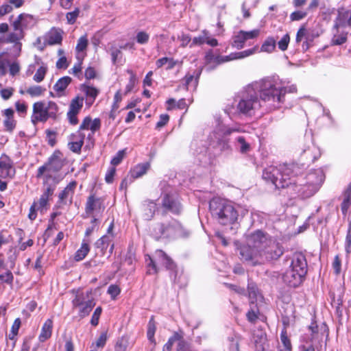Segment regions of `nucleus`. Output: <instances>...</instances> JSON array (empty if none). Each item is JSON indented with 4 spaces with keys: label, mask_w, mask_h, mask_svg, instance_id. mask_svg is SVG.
Segmentation results:
<instances>
[{
    "label": "nucleus",
    "mask_w": 351,
    "mask_h": 351,
    "mask_svg": "<svg viewBox=\"0 0 351 351\" xmlns=\"http://www.w3.org/2000/svg\"><path fill=\"white\" fill-rule=\"evenodd\" d=\"M287 88L278 86L271 77L254 81L246 86L237 97L239 114L252 117L261 108L263 102L269 110L281 108L285 103Z\"/></svg>",
    "instance_id": "1"
},
{
    "label": "nucleus",
    "mask_w": 351,
    "mask_h": 351,
    "mask_svg": "<svg viewBox=\"0 0 351 351\" xmlns=\"http://www.w3.org/2000/svg\"><path fill=\"white\" fill-rule=\"evenodd\" d=\"M284 254L283 246L276 241L269 239L262 250H252L250 247H240L239 254L242 261L253 265L264 264L265 262L276 261Z\"/></svg>",
    "instance_id": "2"
},
{
    "label": "nucleus",
    "mask_w": 351,
    "mask_h": 351,
    "mask_svg": "<svg viewBox=\"0 0 351 351\" xmlns=\"http://www.w3.org/2000/svg\"><path fill=\"white\" fill-rule=\"evenodd\" d=\"M212 216L222 225H231L237 221L239 214L230 202L221 199H213L209 204Z\"/></svg>",
    "instance_id": "3"
},
{
    "label": "nucleus",
    "mask_w": 351,
    "mask_h": 351,
    "mask_svg": "<svg viewBox=\"0 0 351 351\" xmlns=\"http://www.w3.org/2000/svg\"><path fill=\"white\" fill-rule=\"evenodd\" d=\"M307 273V262L302 253H295L289 269L284 274L283 278L290 287H296L303 281Z\"/></svg>",
    "instance_id": "4"
},
{
    "label": "nucleus",
    "mask_w": 351,
    "mask_h": 351,
    "mask_svg": "<svg viewBox=\"0 0 351 351\" xmlns=\"http://www.w3.org/2000/svg\"><path fill=\"white\" fill-rule=\"evenodd\" d=\"M60 115V108L53 101H38L32 105L31 122L36 125L38 123H45L51 119L56 121Z\"/></svg>",
    "instance_id": "5"
},
{
    "label": "nucleus",
    "mask_w": 351,
    "mask_h": 351,
    "mask_svg": "<svg viewBox=\"0 0 351 351\" xmlns=\"http://www.w3.org/2000/svg\"><path fill=\"white\" fill-rule=\"evenodd\" d=\"M66 160L64 157L63 153L56 149L49 157L47 161L42 166L38 167L36 173V178L44 177L46 181L49 180L53 177V174L59 172L66 164Z\"/></svg>",
    "instance_id": "6"
},
{
    "label": "nucleus",
    "mask_w": 351,
    "mask_h": 351,
    "mask_svg": "<svg viewBox=\"0 0 351 351\" xmlns=\"http://www.w3.org/2000/svg\"><path fill=\"white\" fill-rule=\"evenodd\" d=\"M303 167L297 163L280 165V174L276 184V189L288 188L297 184V178L303 173Z\"/></svg>",
    "instance_id": "7"
},
{
    "label": "nucleus",
    "mask_w": 351,
    "mask_h": 351,
    "mask_svg": "<svg viewBox=\"0 0 351 351\" xmlns=\"http://www.w3.org/2000/svg\"><path fill=\"white\" fill-rule=\"evenodd\" d=\"M105 202V197L99 196L93 191H90L84 204V213L82 217L101 220L106 207Z\"/></svg>",
    "instance_id": "8"
},
{
    "label": "nucleus",
    "mask_w": 351,
    "mask_h": 351,
    "mask_svg": "<svg viewBox=\"0 0 351 351\" xmlns=\"http://www.w3.org/2000/svg\"><path fill=\"white\" fill-rule=\"evenodd\" d=\"M181 224L176 219L167 223H157L152 229L151 235L156 241L162 238L174 237L181 230Z\"/></svg>",
    "instance_id": "9"
},
{
    "label": "nucleus",
    "mask_w": 351,
    "mask_h": 351,
    "mask_svg": "<svg viewBox=\"0 0 351 351\" xmlns=\"http://www.w3.org/2000/svg\"><path fill=\"white\" fill-rule=\"evenodd\" d=\"M306 182L305 184H300L301 188L298 193L304 197L312 196L321 186L323 179L322 176L315 171L310 172L307 174Z\"/></svg>",
    "instance_id": "10"
},
{
    "label": "nucleus",
    "mask_w": 351,
    "mask_h": 351,
    "mask_svg": "<svg viewBox=\"0 0 351 351\" xmlns=\"http://www.w3.org/2000/svg\"><path fill=\"white\" fill-rule=\"evenodd\" d=\"M53 189L48 186L43 193L40 195L38 202L34 201L31 205L28 213V218L31 221H34L37 217V211L41 214L45 213L49 208V199L53 195Z\"/></svg>",
    "instance_id": "11"
},
{
    "label": "nucleus",
    "mask_w": 351,
    "mask_h": 351,
    "mask_svg": "<svg viewBox=\"0 0 351 351\" xmlns=\"http://www.w3.org/2000/svg\"><path fill=\"white\" fill-rule=\"evenodd\" d=\"M101 127V121L99 118L93 119L92 117L88 115L82 119L78 130L82 132H84L85 130H90V132L87 135L86 141L91 147H93L95 141L94 135L97 132L100 130Z\"/></svg>",
    "instance_id": "12"
},
{
    "label": "nucleus",
    "mask_w": 351,
    "mask_h": 351,
    "mask_svg": "<svg viewBox=\"0 0 351 351\" xmlns=\"http://www.w3.org/2000/svg\"><path fill=\"white\" fill-rule=\"evenodd\" d=\"M83 104L84 97L80 95H77L71 100L66 113V118L70 125L75 126L79 123L77 115L80 112Z\"/></svg>",
    "instance_id": "13"
},
{
    "label": "nucleus",
    "mask_w": 351,
    "mask_h": 351,
    "mask_svg": "<svg viewBox=\"0 0 351 351\" xmlns=\"http://www.w3.org/2000/svg\"><path fill=\"white\" fill-rule=\"evenodd\" d=\"M270 238L262 230H258L247 237V244L241 247H250L252 250H262Z\"/></svg>",
    "instance_id": "14"
},
{
    "label": "nucleus",
    "mask_w": 351,
    "mask_h": 351,
    "mask_svg": "<svg viewBox=\"0 0 351 351\" xmlns=\"http://www.w3.org/2000/svg\"><path fill=\"white\" fill-rule=\"evenodd\" d=\"M16 169L11 158L5 153L0 156V177L12 180L15 177Z\"/></svg>",
    "instance_id": "15"
},
{
    "label": "nucleus",
    "mask_w": 351,
    "mask_h": 351,
    "mask_svg": "<svg viewBox=\"0 0 351 351\" xmlns=\"http://www.w3.org/2000/svg\"><path fill=\"white\" fill-rule=\"evenodd\" d=\"M86 135L80 130L71 133L69 136L68 148L75 154H80L84 143Z\"/></svg>",
    "instance_id": "16"
},
{
    "label": "nucleus",
    "mask_w": 351,
    "mask_h": 351,
    "mask_svg": "<svg viewBox=\"0 0 351 351\" xmlns=\"http://www.w3.org/2000/svg\"><path fill=\"white\" fill-rule=\"evenodd\" d=\"M77 184V182L73 180L59 193L58 203L60 205H66L67 202H69V204H72Z\"/></svg>",
    "instance_id": "17"
},
{
    "label": "nucleus",
    "mask_w": 351,
    "mask_h": 351,
    "mask_svg": "<svg viewBox=\"0 0 351 351\" xmlns=\"http://www.w3.org/2000/svg\"><path fill=\"white\" fill-rule=\"evenodd\" d=\"M162 207L165 211L171 212L176 215L180 214L182 210L180 202L169 193L165 194L162 197Z\"/></svg>",
    "instance_id": "18"
},
{
    "label": "nucleus",
    "mask_w": 351,
    "mask_h": 351,
    "mask_svg": "<svg viewBox=\"0 0 351 351\" xmlns=\"http://www.w3.org/2000/svg\"><path fill=\"white\" fill-rule=\"evenodd\" d=\"M351 27V10L339 8L335 18L333 28L339 30L340 27Z\"/></svg>",
    "instance_id": "19"
},
{
    "label": "nucleus",
    "mask_w": 351,
    "mask_h": 351,
    "mask_svg": "<svg viewBox=\"0 0 351 351\" xmlns=\"http://www.w3.org/2000/svg\"><path fill=\"white\" fill-rule=\"evenodd\" d=\"M205 43L211 47H217L219 45L218 40L216 38L210 37V32L208 30L203 29L202 34L192 39L190 47H193L197 45L200 46Z\"/></svg>",
    "instance_id": "20"
},
{
    "label": "nucleus",
    "mask_w": 351,
    "mask_h": 351,
    "mask_svg": "<svg viewBox=\"0 0 351 351\" xmlns=\"http://www.w3.org/2000/svg\"><path fill=\"white\" fill-rule=\"evenodd\" d=\"M3 117L4 130L12 133L16 128L17 121L14 119V111L12 108H8L1 112Z\"/></svg>",
    "instance_id": "21"
},
{
    "label": "nucleus",
    "mask_w": 351,
    "mask_h": 351,
    "mask_svg": "<svg viewBox=\"0 0 351 351\" xmlns=\"http://www.w3.org/2000/svg\"><path fill=\"white\" fill-rule=\"evenodd\" d=\"M158 259H161V263L167 270L169 271L171 277H173V281L176 282L178 276V266L176 263L162 250H160Z\"/></svg>",
    "instance_id": "22"
},
{
    "label": "nucleus",
    "mask_w": 351,
    "mask_h": 351,
    "mask_svg": "<svg viewBox=\"0 0 351 351\" xmlns=\"http://www.w3.org/2000/svg\"><path fill=\"white\" fill-rule=\"evenodd\" d=\"M280 174V165L278 167L271 165L263 169L262 178L267 183L273 184L276 189V184Z\"/></svg>",
    "instance_id": "23"
},
{
    "label": "nucleus",
    "mask_w": 351,
    "mask_h": 351,
    "mask_svg": "<svg viewBox=\"0 0 351 351\" xmlns=\"http://www.w3.org/2000/svg\"><path fill=\"white\" fill-rule=\"evenodd\" d=\"M160 256V250H156L155 255L151 256L149 255H145V259L147 266V275H158L160 269L158 264L161 263V259H158Z\"/></svg>",
    "instance_id": "24"
},
{
    "label": "nucleus",
    "mask_w": 351,
    "mask_h": 351,
    "mask_svg": "<svg viewBox=\"0 0 351 351\" xmlns=\"http://www.w3.org/2000/svg\"><path fill=\"white\" fill-rule=\"evenodd\" d=\"M80 90L84 93L86 96V104L89 106L93 104L100 92L96 87L86 84H83L80 86Z\"/></svg>",
    "instance_id": "25"
},
{
    "label": "nucleus",
    "mask_w": 351,
    "mask_h": 351,
    "mask_svg": "<svg viewBox=\"0 0 351 351\" xmlns=\"http://www.w3.org/2000/svg\"><path fill=\"white\" fill-rule=\"evenodd\" d=\"M114 235H104L95 242L97 248H99L102 254H104L108 247L110 246V254L114 250V245L112 242Z\"/></svg>",
    "instance_id": "26"
},
{
    "label": "nucleus",
    "mask_w": 351,
    "mask_h": 351,
    "mask_svg": "<svg viewBox=\"0 0 351 351\" xmlns=\"http://www.w3.org/2000/svg\"><path fill=\"white\" fill-rule=\"evenodd\" d=\"M63 34L64 31L61 28H51L47 34V44L49 45H60L62 41Z\"/></svg>",
    "instance_id": "27"
},
{
    "label": "nucleus",
    "mask_w": 351,
    "mask_h": 351,
    "mask_svg": "<svg viewBox=\"0 0 351 351\" xmlns=\"http://www.w3.org/2000/svg\"><path fill=\"white\" fill-rule=\"evenodd\" d=\"M201 73L202 70L195 69L193 72H188L184 75L182 81L183 82V85L186 90H189V86L192 83L193 84L194 88H197Z\"/></svg>",
    "instance_id": "28"
},
{
    "label": "nucleus",
    "mask_w": 351,
    "mask_h": 351,
    "mask_svg": "<svg viewBox=\"0 0 351 351\" xmlns=\"http://www.w3.org/2000/svg\"><path fill=\"white\" fill-rule=\"evenodd\" d=\"M73 293L75 294L74 298L72 300V305L73 308L84 305L87 302L88 299H91L90 297L91 291L84 293L82 289H78L77 290H73Z\"/></svg>",
    "instance_id": "29"
},
{
    "label": "nucleus",
    "mask_w": 351,
    "mask_h": 351,
    "mask_svg": "<svg viewBox=\"0 0 351 351\" xmlns=\"http://www.w3.org/2000/svg\"><path fill=\"white\" fill-rule=\"evenodd\" d=\"M71 82L72 79L69 76H64L58 80L53 85V90L56 92V96L58 97L65 96V90Z\"/></svg>",
    "instance_id": "30"
},
{
    "label": "nucleus",
    "mask_w": 351,
    "mask_h": 351,
    "mask_svg": "<svg viewBox=\"0 0 351 351\" xmlns=\"http://www.w3.org/2000/svg\"><path fill=\"white\" fill-rule=\"evenodd\" d=\"M309 330H311L312 335H311V340L314 339H319V346H317V351H325L326 347V341H323V338L324 336V333H322L320 335L318 332V326L315 323H312L311 326L308 327Z\"/></svg>",
    "instance_id": "31"
},
{
    "label": "nucleus",
    "mask_w": 351,
    "mask_h": 351,
    "mask_svg": "<svg viewBox=\"0 0 351 351\" xmlns=\"http://www.w3.org/2000/svg\"><path fill=\"white\" fill-rule=\"evenodd\" d=\"M150 166L149 162L137 164L130 170L132 178L135 180L142 177L147 173Z\"/></svg>",
    "instance_id": "32"
},
{
    "label": "nucleus",
    "mask_w": 351,
    "mask_h": 351,
    "mask_svg": "<svg viewBox=\"0 0 351 351\" xmlns=\"http://www.w3.org/2000/svg\"><path fill=\"white\" fill-rule=\"evenodd\" d=\"M204 59L206 64H213V68L223 63V56L215 55L213 49H208L205 53Z\"/></svg>",
    "instance_id": "33"
},
{
    "label": "nucleus",
    "mask_w": 351,
    "mask_h": 351,
    "mask_svg": "<svg viewBox=\"0 0 351 351\" xmlns=\"http://www.w3.org/2000/svg\"><path fill=\"white\" fill-rule=\"evenodd\" d=\"M53 329V320L47 319L43 324L38 339L40 342H44L51 337Z\"/></svg>",
    "instance_id": "34"
},
{
    "label": "nucleus",
    "mask_w": 351,
    "mask_h": 351,
    "mask_svg": "<svg viewBox=\"0 0 351 351\" xmlns=\"http://www.w3.org/2000/svg\"><path fill=\"white\" fill-rule=\"evenodd\" d=\"M184 332L182 330L175 331V342H178L176 351H187L189 343L184 338Z\"/></svg>",
    "instance_id": "35"
},
{
    "label": "nucleus",
    "mask_w": 351,
    "mask_h": 351,
    "mask_svg": "<svg viewBox=\"0 0 351 351\" xmlns=\"http://www.w3.org/2000/svg\"><path fill=\"white\" fill-rule=\"evenodd\" d=\"M260 315V311L257 304L254 301L250 302V308L246 313V318L251 324H255Z\"/></svg>",
    "instance_id": "36"
},
{
    "label": "nucleus",
    "mask_w": 351,
    "mask_h": 351,
    "mask_svg": "<svg viewBox=\"0 0 351 351\" xmlns=\"http://www.w3.org/2000/svg\"><path fill=\"white\" fill-rule=\"evenodd\" d=\"M343 200L341 204V212L343 215H346L351 206V182L343 192Z\"/></svg>",
    "instance_id": "37"
},
{
    "label": "nucleus",
    "mask_w": 351,
    "mask_h": 351,
    "mask_svg": "<svg viewBox=\"0 0 351 351\" xmlns=\"http://www.w3.org/2000/svg\"><path fill=\"white\" fill-rule=\"evenodd\" d=\"M95 306V302L93 298L88 299L87 302H86V304L77 307V308H79V311H78L79 317L82 319V318H84L85 317L88 316Z\"/></svg>",
    "instance_id": "38"
},
{
    "label": "nucleus",
    "mask_w": 351,
    "mask_h": 351,
    "mask_svg": "<svg viewBox=\"0 0 351 351\" xmlns=\"http://www.w3.org/2000/svg\"><path fill=\"white\" fill-rule=\"evenodd\" d=\"M90 246L88 243L84 241H82L80 247L74 254V260L77 262L82 261L90 252Z\"/></svg>",
    "instance_id": "39"
},
{
    "label": "nucleus",
    "mask_w": 351,
    "mask_h": 351,
    "mask_svg": "<svg viewBox=\"0 0 351 351\" xmlns=\"http://www.w3.org/2000/svg\"><path fill=\"white\" fill-rule=\"evenodd\" d=\"M256 351H266L265 344L267 342V335L265 332L261 331L260 334L254 337Z\"/></svg>",
    "instance_id": "40"
},
{
    "label": "nucleus",
    "mask_w": 351,
    "mask_h": 351,
    "mask_svg": "<svg viewBox=\"0 0 351 351\" xmlns=\"http://www.w3.org/2000/svg\"><path fill=\"white\" fill-rule=\"evenodd\" d=\"M156 330V322L154 316H152L147 324V337L148 340L154 346H156V341L154 337L155 332Z\"/></svg>",
    "instance_id": "41"
},
{
    "label": "nucleus",
    "mask_w": 351,
    "mask_h": 351,
    "mask_svg": "<svg viewBox=\"0 0 351 351\" xmlns=\"http://www.w3.org/2000/svg\"><path fill=\"white\" fill-rule=\"evenodd\" d=\"M60 213H52L50 216V223L49 224L47 228L45 230L43 237L45 241H46L49 237H51L53 234V230H57L56 224L54 223V219L56 217L60 215Z\"/></svg>",
    "instance_id": "42"
},
{
    "label": "nucleus",
    "mask_w": 351,
    "mask_h": 351,
    "mask_svg": "<svg viewBox=\"0 0 351 351\" xmlns=\"http://www.w3.org/2000/svg\"><path fill=\"white\" fill-rule=\"evenodd\" d=\"M88 45V40L87 34H84L79 38L77 40V43L75 47V51L77 55L80 56V53H84L82 55L86 53V49Z\"/></svg>",
    "instance_id": "43"
},
{
    "label": "nucleus",
    "mask_w": 351,
    "mask_h": 351,
    "mask_svg": "<svg viewBox=\"0 0 351 351\" xmlns=\"http://www.w3.org/2000/svg\"><path fill=\"white\" fill-rule=\"evenodd\" d=\"M276 40L273 37H267L261 47V51L267 53H271L276 49Z\"/></svg>",
    "instance_id": "44"
},
{
    "label": "nucleus",
    "mask_w": 351,
    "mask_h": 351,
    "mask_svg": "<svg viewBox=\"0 0 351 351\" xmlns=\"http://www.w3.org/2000/svg\"><path fill=\"white\" fill-rule=\"evenodd\" d=\"M86 55V53H84V55H82V57L77 56L78 62L74 64L73 67L69 71L70 73L74 75L80 80H81L82 77V65L83 58H84V56Z\"/></svg>",
    "instance_id": "45"
},
{
    "label": "nucleus",
    "mask_w": 351,
    "mask_h": 351,
    "mask_svg": "<svg viewBox=\"0 0 351 351\" xmlns=\"http://www.w3.org/2000/svg\"><path fill=\"white\" fill-rule=\"evenodd\" d=\"M127 73L130 75V78L128 83L125 86V90L124 93V95L128 94L130 92H131L133 88H134L136 82H137V78L136 73L130 69L127 70Z\"/></svg>",
    "instance_id": "46"
},
{
    "label": "nucleus",
    "mask_w": 351,
    "mask_h": 351,
    "mask_svg": "<svg viewBox=\"0 0 351 351\" xmlns=\"http://www.w3.org/2000/svg\"><path fill=\"white\" fill-rule=\"evenodd\" d=\"M280 341L285 348L284 351H292V344L290 339L287 335V330L286 328H284L280 333Z\"/></svg>",
    "instance_id": "47"
},
{
    "label": "nucleus",
    "mask_w": 351,
    "mask_h": 351,
    "mask_svg": "<svg viewBox=\"0 0 351 351\" xmlns=\"http://www.w3.org/2000/svg\"><path fill=\"white\" fill-rule=\"evenodd\" d=\"M245 42L246 39L243 34V30H241L236 36L233 37L232 46L238 49H240L244 47Z\"/></svg>",
    "instance_id": "48"
},
{
    "label": "nucleus",
    "mask_w": 351,
    "mask_h": 351,
    "mask_svg": "<svg viewBox=\"0 0 351 351\" xmlns=\"http://www.w3.org/2000/svg\"><path fill=\"white\" fill-rule=\"evenodd\" d=\"M129 344V337L123 335L118 339L114 346V351H126Z\"/></svg>",
    "instance_id": "49"
},
{
    "label": "nucleus",
    "mask_w": 351,
    "mask_h": 351,
    "mask_svg": "<svg viewBox=\"0 0 351 351\" xmlns=\"http://www.w3.org/2000/svg\"><path fill=\"white\" fill-rule=\"evenodd\" d=\"M48 69L47 66L42 65L40 66L36 71L33 80L34 82L37 83H40L43 82L45 77V75L47 73Z\"/></svg>",
    "instance_id": "50"
},
{
    "label": "nucleus",
    "mask_w": 351,
    "mask_h": 351,
    "mask_svg": "<svg viewBox=\"0 0 351 351\" xmlns=\"http://www.w3.org/2000/svg\"><path fill=\"white\" fill-rule=\"evenodd\" d=\"M46 89L41 86H32L26 90V93L32 97H40L44 94Z\"/></svg>",
    "instance_id": "51"
},
{
    "label": "nucleus",
    "mask_w": 351,
    "mask_h": 351,
    "mask_svg": "<svg viewBox=\"0 0 351 351\" xmlns=\"http://www.w3.org/2000/svg\"><path fill=\"white\" fill-rule=\"evenodd\" d=\"M0 281L12 287L14 282V275L11 270L7 269L3 274H0Z\"/></svg>",
    "instance_id": "52"
},
{
    "label": "nucleus",
    "mask_w": 351,
    "mask_h": 351,
    "mask_svg": "<svg viewBox=\"0 0 351 351\" xmlns=\"http://www.w3.org/2000/svg\"><path fill=\"white\" fill-rule=\"evenodd\" d=\"M80 8H75V9L73 11L69 12L66 14V22L69 25H73L75 23L77 18L80 16Z\"/></svg>",
    "instance_id": "53"
},
{
    "label": "nucleus",
    "mask_w": 351,
    "mask_h": 351,
    "mask_svg": "<svg viewBox=\"0 0 351 351\" xmlns=\"http://www.w3.org/2000/svg\"><path fill=\"white\" fill-rule=\"evenodd\" d=\"M348 32H343L340 34L334 35L331 43L332 45H341L346 43L348 40Z\"/></svg>",
    "instance_id": "54"
},
{
    "label": "nucleus",
    "mask_w": 351,
    "mask_h": 351,
    "mask_svg": "<svg viewBox=\"0 0 351 351\" xmlns=\"http://www.w3.org/2000/svg\"><path fill=\"white\" fill-rule=\"evenodd\" d=\"M91 226L88 227L85 230V236L89 237L94 231H97L99 229V226L101 220L95 218H90Z\"/></svg>",
    "instance_id": "55"
},
{
    "label": "nucleus",
    "mask_w": 351,
    "mask_h": 351,
    "mask_svg": "<svg viewBox=\"0 0 351 351\" xmlns=\"http://www.w3.org/2000/svg\"><path fill=\"white\" fill-rule=\"evenodd\" d=\"M23 38V32H11L3 40L5 43H14Z\"/></svg>",
    "instance_id": "56"
},
{
    "label": "nucleus",
    "mask_w": 351,
    "mask_h": 351,
    "mask_svg": "<svg viewBox=\"0 0 351 351\" xmlns=\"http://www.w3.org/2000/svg\"><path fill=\"white\" fill-rule=\"evenodd\" d=\"M108 337L107 331L102 332L95 342H93L92 344L98 348H103L108 341Z\"/></svg>",
    "instance_id": "57"
},
{
    "label": "nucleus",
    "mask_w": 351,
    "mask_h": 351,
    "mask_svg": "<svg viewBox=\"0 0 351 351\" xmlns=\"http://www.w3.org/2000/svg\"><path fill=\"white\" fill-rule=\"evenodd\" d=\"M45 134L48 145L51 147H54L57 143V132L50 129H47L45 130Z\"/></svg>",
    "instance_id": "58"
},
{
    "label": "nucleus",
    "mask_w": 351,
    "mask_h": 351,
    "mask_svg": "<svg viewBox=\"0 0 351 351\" xmlns=\"http://www.w3.org/2000/svg\"><path fill=\"white\" fill-rule=\"evenodd\" d=\"M12 240V236L7 230H1L0 231V249L2 245L9 243Z\"/></svg>",
    "instance_id": "59"
},
{
    "label": "nucleus",
    "mask_w": 351,
    "mask_h": 351,
    "mask_svg": "<svg viewBox=\"0 0 351 351\" xmlns=\"http://www.w3.org/2000/svg\"><path fill=\"white\" fill-rule=\"evenodd\" d=\"M110 51L113 64H116L118 59L122 57L121 49L117 48L114 44L111 45Z\"/></svg>",
    "instance_id": "60"
},
{
    "label": "nucleus",
    "mask_w": 351,
    "mask_h": 351,
    "mask_svg": "<svg viewBox=\"0 0 351 351\" xmlns=\"http://www.w3.org/2000/svg\"><path fill=\"white\" fill-rule=\"evenodd\" d=\"M125 155V152L124 149L123 150H119L117 154L116 155L112 158L111 161H110V164L115 167V166L119 165L124 156Z\"/></svg>",
    "instance_id": "61"
},
{
    "label": "nucleus",
    "mask_w": 351,
    "mask_h": 351,
    "mask_svg": "<svg viewBox=\"0 0 351 351\" xmlns=\"http://www.w3.org/2000/svg\"><path fill=\"white\" fill-rule=\"evenodd\" d=\"M101 313H102V308L101 306H98L95 309V311L92 315L91 319H90V324L93 326H97L98 325L99 320L100 316L101 315Z\"/></svg>",
    "instance_id": "62"
},
{
    "label": "nucleus",
    "mask_w": 351,
    "mask_h": 351,
    "mask_svg": "<svg viewBox=\"0 0 351 351\" xmlns=\"http://www.w3.org/2000/svg\"><path fill=\"white\" fill-rule=\"evenodd\" d=\"M290 42V36L289 34H285L282 38L278 42V48L281 51H285L287 49L289 43Z\"/></svg>",
    "instance_id": "63"
},
{
    "label": "nucleus",
    "mask_w": 351,
    "mask_h": 351,
    "mask_svg": "<svg viewBox=\"0 0 351 351\" xmlns=\"http://www.w3.org/2000/svg\"><path fill=\"white\" fill-rule=\"evenodd\" d=\"M345 249L347 254H349L351 252V223H349L348 229L347 230L345 241Z\"/></svg>",
    "instance_id": "64"
}]
</instances>
